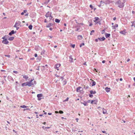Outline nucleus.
<instances>
[{
	"instance_id": "nucleus-1",
	"label": "nucleus",
	"mask_w": 135,
	"mask_h": 135,
	"mask_svg": "<svg viewBox=\"0 0 135 135\" xmlns=\"http://www.w3.org/2000/svg\"><path fill=\"white\" fill-rule=\"evenodd\" d=\"M115 3L118 5V7L119 8H122L124 6V3H121V1L119 0L117 1Z\"/></svg>"
},
{
	"instance_id": "nucleus-2",
	"label": "nucleus",
	"mask_w": 135,
	"mask_h": 135,
	"mask_svg": "<svg viewBox=\"0 0 135 135\" xmlns=\"http://www.w3.org/2000/svg\"><path fill=\"white\" fill-rule=\"evenodd\" d=\"M34 79H31V80L29 81H27L28 84V86H31L33 85V82H32Z\"/></svg>"
},
{
	"instance_id": "nucleus-3",
	"label": "nucleus",
	"mask_w": 135,
	"mask_h": 135,
	"mask_svg": "<svg viewBox=\"0 0 135 135\" xmlns=\"http://www.w3.org/2000/svg\"><path fill=\"white\" fill-rule=\"evenodd\" d=\"M43 96L42 94H38L37 95V97L38 98V100H40L42 99L41 97Z\"/></svg>"
},
{
	"instance_id": "nucleus-4",
	"label": "nucleus",
	"mask_w": 135,
	"mask_h": 135,
	"mask_svg": "<svg viewBox=\"0 0 135 135\" xmlns=\"http://www.w3.org/2000/svg\"><path fill=\"white\" fill-rule=\"evenodd\" d=\"M2 42L4 44H7L9 43V42L8 41L7 39H4L2 41Z\"/></svg>"
},
{
	"instance_id": "nucleus-5",
	"label": "nucleus",
	"mask_w": 135,
	"mask_h": 135,
	"mask_svg": "<svg viewBox=\"0 0 135 135\" xmlns=\"http://www.w3.org/2000/svg\"><path fill=\"white\" fill-rule=\"evenodd\" d=\"M51 12L48 11L46 13V15H45V16L46 18H48L51 15Z\"/></svg>"
},
{
	"instance_id": "nucleus-6",
	"label": "nucleus",
	"mask_w": 135,
	"mask_h": 135,
	"mask_svg": "<svg viewBox=\"0 0 135 135\" xmlns=\"http://www.w3.org/2000/svg\"><path fill=\"white\" fill-rule=\"evenodd\" d=\"M119 33L125 35L126 33H127L126 30H124L123 31H121L119 32Z\"/></svg>"
},
{
	"instance_id": "nucleus-7",
	"label": "nucleus",
	"mask_w": 135,
	"mask_h": 135,
	"mask_svg": "<svg viewBox=\"0 0 135 135\" xmlns=\"http://www.w3.org/2000/svg\"><path fill=\"white\" fill-rule=\"evenodd\" d=\"M16 31H14L13 30H12L11 32L9 33V35L10 36H12V34L16 33Z\"/></svg>"
},
{
	"instance_id": "nucleus-8",
	"label": "nucleus",
	"mask_w": 135,
	"mask_h": 135,
	"mask_svg": "<svg viewBox=\"0 0 135 135\" xmlns=\"http://www.w3.org/2000/svg\"><path fill=\"white\" fill-rule=\"evenodd\" d=\"M94 19L95 20H94V22H95L97 23V21H98L100 20V19L99 18L97 17H95Z\"/></svg>"
},
{
	"instance_id": "nucleus-9",
	"label": "nucleus",
	"mask_w": 135,
	"mask_h": 135,
	"mask_svg": "<svg viewBox=\"0 0 135 135\" xmlns=\"http://www.w3.org/2000/svg\"><path fill=\"white\" fill-rule=\"evenodd\" d=\"M61 64H57L55 65V69H56L57 70H59V69L58 68L60 66Z\"/></svg>"
},
{
	"instance_id": "nucleus-10",
	"label": "nucleus",
	"mask_w": 135,
	"mask_h": 135,
	"mask_svg": "<svg viewBox=\"0 0 135 135\" xmlns=\"http://www.w3.org/2000/svg\"><path fill=\"white\" fill-rule=\"evenodd\" d=\"M69 61L70 62H73V59L72 57V55H70L69 56Z\"/></svg>"
},
{
	"instance_id": "nucleus-11",
	"label": "nucleus",
	"mask_w": 135,
	"mask_h": 135,
	"mask_svg": "<svg viewBox=\"0 0 135 135\" xmlns=\"http://www.w3.org/2000/svg\"><path fill=\"white\" fill-rule=\"evenodd\" d=\"M27 85L28 86V83L27 81L25 83H23L22 84V86H27Z\"/></svg>"
},
{
	"instance_id": "nucleus-12",
	"label": "nucleus",
	"mask_w": 135,
	"mask_h": 135,
	"mask_svg": "<svg viewBox=\"0 0 135 135\" xmlns=\"http://www.w3.org/2000/svg\"><path fill=\"white\" fill-rule=\"evenodd\" d=\"M110 89L108 87H106L105 88V90L107 92H108L110 91Z\"/></svg>"
},
{
	"instance_id": "nucleus-13",
	"label": "nucleus",
	"mask_w": 135,
	"mask_h": 135,
	"mask_svg": "<svg viewBox=\"0 0 135 135\" xmlns=\"http://www.w3.org/2000/svg\"><path fill=\"white\" fill-rule=\"evenodd\" d=\"M52 24L51 23H49L48 24L46 25V27L47 28L50 27L51 26H52Z\"/></svg>"
},
{
	"instance_id": "nucleus-14",
	"label": "nucleus",
	"mask_w": 135,
	"mask_h": 135,
	"mask_svg": "<svg viewBox=\"0 0 135 135\" xmlns=\"http://www.w3.org/2000/svg\"><path fill=\"white\" fill-rule=\"evenodd\" d=\"M110 3V2L109 0H105V2H104V3L105 4H109Z\"/></svg>"
},
{
	"instance_id": "nucleus-15",
	"label": "nucleus",
	"mask_w": 135,
	"mask_h": 135,
	"mask_svg": "<svg viewBox=\"0 0 135 135\" xmlns=\"http://www.w3.org/2000/svg\"><path fill=\"white\" fill-rule=\"evenodd\" d=\"M98 39L100 41H103L105 39V38L104 37H103L102 38H98Z\"/></svg>"
},
{
	"instance_id": "nucleus-16",
	"label": "nucleus",
	"mask_w": 135,
	"mask_h": 135,
	"mask_svg": "<svg viewBox=\"0 0 135 135\" xmlns=\"http://www.w3.org/2000/svg\"><path fill=\"white\" fill-rule=\"evenodd\" d=\"M77 37L78 39L79 40H81L83 38L82 36L81 35H78Z\"/></svg>"
},
{
	"instance_id": "nucleus-17",
	"label": "nucleus",
	"mask_w": 135,
	"mask_h": 135,
	"mask_svg": "<svg viewBox=\"0 0 135 135\" xmlns=\"http://www.w3.org/2000/svg\"><path fill=\"white\" fill-rule=\"evenodd\" d=\"M89 92L91 94H94L96 93V92L95 91H93L91 90Z\"/></svg>"
},
{
	"instance_id": "nucleus-18",
	"label": "nucleus",
	"mask_w": 135,
	"mask_h": 135,
	"mask_svg": "<svg viewBox=\"0 0 135 135\" xmlns=\"http://www.w3.org/2000/svg\"><path fill=\"white\" fill-rule=\"evenodd\" d=\"M81 86H79L77 87L76 88V91L77 92H80V89L81 88Z\"/></svg>"
},
{
	"instance_id": "nucleus-19",
	"label": "nucleus",
	"mask_w": 135,
	"mask_h": 135,
	"mask_svg": "<svg viewBox=\"0 0 135 135\" xmlns=\"http://www.w3.org/2000/svg\"><path fill=\"white\" fill-rule=\"evenodd\" d=\"M110 35V33H105V36L106 38L109 37Z\"/></svg>"
},
{
	"instance_id": "nucleus-20",
	"label": "nucleus",
	"mask_w": 135,
	"mask_h": 135,
	"mask_svg": "<svg viewBox=\"0 0 135 135\" xmlns=\"http://www.w3.org/2000/svg\"><path fill=\"white\" fill-rule=\"evenodd\" d=\"M14 37H10L8 38V40L9 41H12L13 40Z\"/></svg>"
},
{
	"instance_id": "nucleus-21",
	"label": "nucleus",
	"mask_w": 135,
	"mask_h": 135,
	"mask_svg": "<svg viewBox=\"0 0 135 135\" xmlns=\"http://www.w3.org/2000/svg\"><path fill=\"white\" fill-rule=\"evenodd\" d=\"M21 23V22L19 21H17L15 23L16 25L17 26H19Z\"/></svg>"
},
{
	"instance_id": "nucleus-22",
	"label": "nucleus",
	"mask_w": 135,
	"mask_h": 135,
	"mask_svg": "<svg viewBox=\"0 0 135 135\" xmlns=\"http://www.w3.org/2000/svg\"><path fill=\"white\" fill-rule=\"evenodd\" d=\"M81 103L83 104L84 106H87L88 105L87 102L85 101H84L83 103L81 102Z\"/></svg>"
},
{
	"instance_id": "nucleus-23",
	"label": "nucleus",
	"mask_w": 135,
	"mask_h": 135,
	"mask_svg": "<svg viewBox=\"0 0 135 135\" xmlns=\"http://www.w3.org/2000/svg\"><path fill=\"white\" fill-rule=\"evenodd\" d=\"M118 25L117 24H116L115 25L113 26L112 27L113 29H115V27H118Z\"/></svg>"
},
{
	"instance_id": "nucleus-24",
	"label": "nucleus",
	"mask_w": 135,
	"mask_h": 135,
	"mask_svg": "<svg viewBox=\"0 0 135 135\" xmlns=\"http://www.w3.org/2000/svg\"><path fill=\"white\" fill-rule=\"evenodd\" d=\"M23 78L25 79L26 81H27V79L28 78V76H27L25 75L23 76Z\"/></svg>"
},
{
	"instance_id": "nucleus-25",
	"label": "nucleus",
	"mask_w": 135,
	"mask_h": 135,
	"mask_svg": "<svg viewBox=\"0 0 135 135\" xmlns=\"http://www.w3.org/2000/svg\"><path fill=\"white\" fill-rule=\"evenodd\" d=\"M45 50H43L41 52V54L42 55H43L45 54Z\"/></svg>"
},
{
	"instance_id": "nucleus-26",
	"label": "nucleus",
	"mask_w": 135,
	"mask_h": 135,
	"mask_svg": "<svg viewBox=\"0 0 135 135\" xmlns=\"http://www.w3.org/2000/svg\"><path fill=\"white\" fill-rule=\"evenodd\" d=\"M98 102V100L97 99H95L94 100V102H93V104H97V102Z\"/></svg>"
},
{
	"instance_id": "nucleus-27",
	"label": "nucleus",
	"mask_w": 135,
	"mask_h": 135,
	"mask_svg": "<svg viewBox=\"0 0 135 135\" xmlns=\"http://www.w3.org/2000/svg\"><path fill=\"white\" fill-rule=\"evenodd\" d=\"M92 81H93V82H92V84L91 86H95V85L96 83V82L95 81H94L93 80H92Z\"/></svg>"
},
{
	"instance_id": "nucleus-28",
	"label": "nucleus",
	"mask_w": 135,
	"mask_h": 135,
	"mask_svg": "<svg viewBox=\"0 0 135 135\" xmlns=\"http://www.w3.org/2000/svg\"><path fill=\"white\" fill-rule=\"evenodd\" d=\"M45 1L44 3V4H47L49 2L50 0H45Z\"/></svg>"
},
{
	"instance_id": "nucleus-29",
	"label": "nucleus",
	"mask_w": 135,
	"mask_h": 135,
	"mask_svg": "<svg viewBox=\"0 0 135 135\" xmlns=\"http://www.w3.org/2000/svg\"><path fill=\"white\" fill-rule=\"evenodd\" d=\"M55 21L56 23H59L60 22V20L56 18L55 19Z\"/></svg>"
},
{
	"instance_id": "nucleus-30",
	"label": "nucleus",
	"mask_w": 135,
	"mask_h": 135,
	"mask_svg": "<svg viewBox=\"0 0 135 135\" xmlns=\"http://www.w3.org/2000/svg\"><path fill=\"white\" fill-rule=\"evenodd\" d=\"M107 112V110L104 108L103 109V113L104 114H105Z\"/></svg>"
},
{
	"instance_id": "nucleus-31",
	"label": "nucleus",
	"mask_w": 135,
	"mask_h": 135,
	"mask_svg": "<svg viewBox=\"0 0 135 135\" xmlns=\"http://www.w3.org/2000/svg\"><path fill=\"white\" fill-rule=\"evenodd\" d=\"M20 107L21 108H26L27 107H28V106H25V105H21V106H20Z\"/></svg>"
},
{
	"instance_id": "nucleus-32",
	"label": "nucleus",
	"mask_w": 135,
	"mask_h": 135,
	"mask_svg": "<svg viewBox=\"0 0 135 135\" xmlns=\"http://www.w3.org/2000/svg\"><path fill=\"white\" fill-rule=\"evenodd\" d=\"M29 28L30 30H32V25H30L28 27Z\"/></svg>"
},
{
	"instance_id": "nucleus-33",
	"label": "nucleus",
	"mask_w": 135,
	"mask_h": 135,
	"mask_svg": "<svg viewBox=\"0 0 135 135\" xmlns=\"http://www.w3.org/2000/svg\"><path fill=\"white\" fill-rule=\"evenodd\" d=\"M6 37H9V36L8 35H7V36L5 35L4 36H3V37H2V38L4 40V39H6Z\"/></svg>"
},
{
	"instance_id": "nucleus-34",
	"label": "nucleus",
	"mask_w": 135,
	"mask_h": 135,
	"mask_svg": "<svg viewBox=\"0 0 135 135\" xmlns=\"http://www.w3.org/2000/svg\"><path fill=\"white\" fill-rule=\"evenodd\" d=\"M89 97L91 98H92L93 97V95H92V94H89Z\"/></svg>"
},
{
	"instance_id": "nucleus-35",
	"label": "nucleus",
	"mask_w": 135,
	"mask_h": 135,
	"mask_svg": "<svg viewBox=\"0 0 135 135\" xmlns=\"http://www.w3.org/2000/svg\"><path fill=\"white\" fill-rule=\"evenodd\" d=\"M84 44L83 43H81L79 45L80 47H81L82 46H84Z\"/></svg>"
},
{
	"instance_id": "nucleus-36",
	"label": "nucleus",
	"mask_w": 135,
	"mask_h": 135,
	"mask_svg": "<svg viewBox=\"0 0 135 135\" xmlns=\"http://www.w3.org/2000/svg\"><path fill=\"white\" fill-rule=\"evenodd\" d=\"M89 88V86H85V85H84V88L85 89H87Z\"/></svg>"
},
{
	"instance_id": "nucleus-37",
	"label": "nucleus",
	"mask_w": 135,
	"mask_h": 135,
	"mask_svg": "<svg viewBox=\"0 0 135 135\" xmlns=\"http://www.w3.org/2000/svg\"><path fill=\"white\" fill-rule=\"evenodd\" d=\"M63 113H64L63 112L62 110H60L59 111V113L60 114H62Z\"/></svg>"
},
{
	"instance_id": "nucleus-38",
	"label": "nucleus",
	"mask_w": 135,
	"mask_h": 135,
	"mask_svg": "<svg viewBox=\"0 0 135 135\" xmlns=\"http://www.w3.org/2000/svg\"><path fill=\"white\" fill-rule=\"evenodd\" d=\"M75 44H71V47L73 48H74L75 47Z\"/></svg>"
},
{
	"instance_id": "nucleus-39",
	"label": "nucleus",
	"mask_w": 135,
	"mask_h": 135,
	"mask_svg": "<svg viewBox=\"0 0 135 135\" xmlns=\"http://www.w3.org/2000/svg\"><path fill=\"white\" fill-rule=\"evenodd\" d=\"M96 23L97 24H98L99 25H101V22L100 21H97V22Z\"/></svg>"
},
{
	"instance_id": "nucleus-40",
	"label": "nucleus",
	"mask_w": 135,
	"mask_h": 135,
	"mask_svg": "<svg viewBox=\"0 0 135 135\" xmlns=\"http://www.w3.org/2000/svg\"><path fill=\"white\" fill-rule=\"evenodd\" d=\"M52 18H53V17H52V16L51 15L49 17V19H50V20H51L52 19Z\"/></svg>"
},
{
	"instance_id": "nucleus-41",
	"label": "nucleus",
	"mask_w": 135,
	"mask_h": 135,
	"mask_svg": "<svg viewBox=\"0 0 135 135\" xmlns=\"http://www.w3.org/2000/svg\"><path fill=\"white\" fill-rule=\"evenodd\" d=\"M89 7L91 8V9H93V6L92 5L90 4Z\"/></svg>"
},
{
	"instance_id": "nucleus-42",
	"label": "nucleus",
	"mask_w": 135,
	"mask_h": 135,
	"mask_svg": "<svg viewBox=\"0 0 135 135\" xmlns=\"http://www.w3.org/2000/svg\"><path fill=\"white\" fill-rule=\"evenodd\" d=\"M4 56L6 57H8L9 58L10 57V56L9 55H4Z\"/></svg>"
},
{
	"instance_id": "nucleus-43",
	"label": "nucleus",
	"mask_w": 135,
	"mask_h": 135,
	"mask_svg": "<svg viewBox=\"0 0 135 135\" xmlns=\"http://www.w3.org/2000/svg\"><path fill=\"white\" fill-rule=\"evenodd\" d=\"M33 82V85H36V82L35 81H34Z\"/></svg>"
},
{
	"instance_id": "nucleus-44",
	"label": "nucleus",
	"mask_w": 135,
	"mask_h": 135,
	"mask_svg": "<svg viewBox=\"0 0 135 135\" xmlns=\"http://www.w3.org/2000/svg\"><path fill=\"white\" fill-rule=\"evenodd\" d=\"M69 99V98H67L66 99H65L64 101L65 102L68 101V100Z\"/></svg>"
},
{
	"instance_id": "nucleus-45",
	"label": "nucleus",
	"mask_w": 135,
	"mask_h": 135,
	"mask_svg": "<svg viewBox=\"0 0 135 135\" xmlns=\"http://www.w3.org/2000/svg\"><path fill=\"white\" fill-rule=\"evenodd\" d=\"M105 32V30H103L102 31V34H103Z\"/></svg>"
},
{
	"instance_id": "nucleus-46",
	"label": "nucleus",
	"mask_w": 135,
	"mask_h": 135,
	"mask_svg": "<svg viewBox=\"0 0 135 135\" xmlns=\"http://www.w3.org/2000/svg\"><path fill=\"white\" fill-rule=\"evenodd\" d=\"M13 73L16 74H17L18 73V72L17 71H13Z\"/></svg>"
},
{
	"instance_id": "nucleus-47",
	"label": "nucleus",
	"mask_w": 135,
	"mask_h": 135,
	"mask_svg": "<svg viewBox=\"0 0 135 135\" xmlns=\"http://www.w3.org/2000/svg\"><path fill=\"white\" fill-rule=\"evenodd\" d=\"M41 58V57L40 56V57H38L37 58V59L39 61H40V59Z\"/></svg>"
},
{
	"instance_id": "nucleus-48",
	"label": "nucleus",
	"mask_w": 135,
	"mask_h": 135,
	"mask_svg": "<svg viewBox=\"0 0 135 135\" xmlns=\"http://www.w3.org/2000/svg\"><path fill=\"white\" fill-rule=\"evenodd\" d=\"M93 24L91 23L90 22V24L89 25V26H91Z\"/></svg>"
},
{
	"instance_id": "nucleus-49",
	"label": "nucleus",
	"mask_w": 135,
	"mask_h": 135,
	"mask_svg": "<svg viewBox=\"0 0 135 135\" xmlns=\"http://www.w3.org/2000/svg\"><path fill=\"white\" fill-rule=\"evenodd\" d=\"M34 56H35V57H37V54H35Z\"/></svg>"
},
{
	"instance_id": "nucleus-50",
	"label": "nucleus",
	"mask_w": 135,
	"mask_h": 135,
	"mask_svg": "<svg viewBox=\"0 0 135 135\" xmlns=\"http://www.w3.org/2000/svg\"><path fill=\"white\" fill-rule=\"evenodd\" d=\"M91 101L90 100H88L86 102L87 103H89Z\"/></svg>"
},
{
	"instance_id": "nucleus-51",
	"label": "nucleus",
	"mask_w": 135,
	"mask_h": 135,
	"mask_svg": "<svg viewBox=\"0 0 135 135\" xmlns=\"http://www.w3.org/2000/svg\"><path fill=\"white\" fill-rule=\"evenodd\" d=\"M55 76H56V77H59L60 76L59 75H57V74H55Z\"/></svg>"
},
{
	"instance_id": "nucleus-52",
	"label": "nucleus",
	"mask_w": 135,
	"mask_h": 135,
	"mask_svg": "<svg viewBox=\"0 0 135 135\" xmlns=\"http://www.w3.org/2000/svg\"><path fill=\"white\" fill-rule=\"evenodd\" d=\"M91 103H90L91 104H93V102H94V100H92L91 101Z\"/></svg>"
},
{
	"instance_id": "nucleus-53",
	"label": "nucleus",
	"mask_w": 135,
	"mask_h": 135,
	"mask_svg": "<svg viewBox=\"0 0 135 135\" xmlns=\"http://www.w3.org/2000/svg\"><path fill=\"white\" fill-rule=\"evenodd\" d=\"M38 67V68H37L36 69V70H39V66H37Z\"/></svg>"
},
{
	"instance_id": "nucleus-54",
	"label": "nucleus",
	"mask_w": 135,
	"mask_h": 135,
	"mask_svg": "<svg viewBox=\"0 0 135 135\" xmlns=\"http://www.w3.org/2000/svg\"><path fill=\"white\" fill-rule=\"evenodd\" d=\"M27 10H24V11H23V12H24V13H26V12H27Z\"/></svg>"
},
{
	"instance_id": "nucleus-55",
	"label": "nucleus",
	"mask_w": 135,
	"mask_h": 135,
	"mask_svg": "<svg viewBox=\"0 0 135 135\" xmlns=\"http://www.w3.org/2000/svg\"><path fill=\"white\" fill-rule=\"evenodd\" d=\"M105 2V1H101V3H104Z\"/></svg>"
},
{
	"instance_id": "nucleus-56",
	"label": "nucleus",
	"mask_w": 135,
	"mask_h": 135,
	"mask_svg": "<svg viewBox=\"0 0 135 135\" xmlns=\"http://www.w3.org/2000/svg\"><path fill=\"white\" fill-rule=\"evenodd\" d=\"M102 132L103 133H106V134H107V133H106V132L105 131H102Z\"/></svg>"
},
{
	"instance_id": "nucleus-57",
	"label": "nucleus",
	"mask_w": 135,
	"mask_h": 135,
	"mask_svg": "<svg viewBox=\"0 0 135 135\" xmlns=\"http://www.w3.org/2000/svg\"><path fill=\"white\" fill-rule=\"evenodd\" d=\"M105 62V60H103L102 61V63H104Z\"/></svg>"
},
{
	"instance_id": "nucleus-58",
	"label": "nucleus",
	"mask_w": 135,
	"mask_h": 135,
	"mask_svg": "<svg viewBox=\"0 0 135 135\" xmlns=\"http://www.w3.org/2000/svg\"><path fill=\"white\" fill-rule=\"evenodd\" d=\"M1 72H5V70H1Z\"/></svg>"
},
{
	"instance_id": "nucleus-59",
	"label": "nucleus",
	"mask_w": 135,
	"mask_h": 135,
	"mask_svg": "<svg viewBox=\"0 0 135 135\" xmlns=\"http://www.w3.org/2000/svg\"><path fill=\"white\" fill-rule=\"evenodd\" d=\"M116 17H114L113 18V20L114 21H115L116 20Z\"/></svg>"
},
{
	"instance_id": "nucleus-60",
	"label": "nucleus",
	"mask_w": 135,
	"mask_h": 135,
	"mask_svg": "<svg viewBox=\"0 0 135 135\" xmlns=\"http://www.w3.org/2000/svg\"><path fill=\"white\" fill-rule=\"evenodd\" d=\"M28 16V13H26V14L25 15V16Z\"/></svg>"
},
{
	"instance_id": "nucleus-61",
	"label": "nucleus",
	"mask_w": 135,
	"mask_h": 135,
	"mask_svg": "<svg viewBox=\"0 0 135 135\" xmlns=\"http://www.w3.org/2000/svg\"><path fill=\"white\" fill-rule=\"evenodd\" d=\"M47 21L46 19H45L44 21V22L45 23L47 22Z\"/></svg>"
},
{
	"instance_id": "nucleus-62",
	"label": "nucleus",
	"mask_w": 135,
	"mask_h": 135,
	"mask_svg": "<svg viewBox=\"0 0 135 135\" xmlns=\"http://www.w3.org/2000/svg\"><path fill=\"white\" fill-rule=\"evenodd\" d=\"M55 113H59V111L58 112L57 111H55Z\"/></svg>"
},
{
	"instance_id": "nucleus-63",
	"label": "nucleus",
	"mask_w": 135,
	"mask_h": 135,
	"mask_svg": "<svg viewBox=\"0 0 135 135\" xmlns=\"http://www.w3.org/2000/svg\"><path fill=\"white\" fill-rule=\"evenodd\" d=\"M48 114L49 115H50L52 114V113H48Z\"/></svg>"
},
{
	"instance_id": "nucleus-64",
	"label": "nucleus",
	"mask_w": 135,
	"mask_h": 135,
	"mask_svg": "<svg viewBox=\"0 0 135 135\" xmlns=\"http://www.w3.org/2000/svg\"><path fill=\"white\" fill-rule=\"evenodd\" d=\"M79 30V28H77L75 30V31H78Z\"/></svg>"
}]
</instances>
